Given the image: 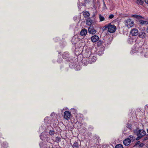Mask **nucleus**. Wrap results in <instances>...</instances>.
Segmentation results:
<instances>
[{
    "mask_svg": "<svg viewBox=\"0 0 148 148\" xmlns=\"http://www.w3.org/2000/svg\"><path fill=\"white\" fill-rule=\"evenodd\" d=\"M134 133L136 134L137 137L136 138L137 140H138L143 136L145 135L146 134L145 132L143 130H140L138 129L134 131Z\"/></svg>",
    "mask_w": 148,
    "mask_h": 148,
    "instance_id": "obj_1",
    "label": "nucleus"
},
{
    "mask_svg": "<svg viewBox=\"0 0 148 148\" xmlns=\"http://www.w3.org/2000/svg\"><path fill=\"white\" fill-rule=\"evenodd\" d=\"M105 27L108 29V32L113 33L116 30V27L114 25H111L110 23L106 25Z\"/></svg>",
    "mask_w": 148,
    "mask_h": 148,
    "instance_id": "obj_2",
    "label": "nucleus"
},
{
    "mask_svg": "<svg viewBox=\"0 0 148 148\" xmlns=\"http://www.w3.org/2000/svg\"><path fill=\"white\" fill-rule=\"evenodd\" d=\"M125 24L126 26L128 28H131L133 26L134 23L133 21H132L131 19H128L125 20Z\"/></svg>",
    "mask_w": 148,
    "mask_h": 148,
    "instance_id": "obj_3",
    "label": "nucleus"
},
{
    "mask_svg": "<svg viewBox=\"0 0 148 148\" xmlns=\"http://www.w3.org/2000/svg\"><path fill=\"white\" fill-rule=\"evenodd\" d=\"M71 115L70 112H64V117L66 120L69 119Z\"/></svg>",
    "mask_w": 148,
    "mask_h": 148,
    "instance_id": "obj_4",
    "label": "nucleus"
},
{
    "mask_svg": "<svg viewBox=\"0 0 148 148\" xmlns=\"http://www.w3.org/2000/svg\"><path fill=\"white\" fill-rule=\"evenodd\" d=\"M97 58L92 55L89 58H88V62L91 63L93 62H95L97 60Z\"/></svg>",
    "mask_w": 148,
    "mask_h": 148,
    "instance_id": "obj_5",
    "label": "nucleus"
},
{
    "mask_svg": "<svg viewBox=\"0 0 148 148\" xmlns=\"http://www.w3.org/2000/svg\"><path fill=\"white\" fill-rule=\"evenodd\" d=\"M88 30L89 33L90 34H95L96 32V30L92 26H90Z\"/></svg>",
    "mask_w": 148,
    "mask_h": 148,
    "instance_id": "obj_6",
    "label": "nucleus"
},
{
    "mask_svg": "<svg viewBox=\"0 0 148 148\" xmlns=\"http://www.w3.org/2000/svg\"><path fill=\"white\" fill-rule=\"evenodd\" d=\"M130 33L132 36H137L138 34V29H133L131 31Z\"/></svg>",
    "mask_w": 148,
    "mask_h": 148,
    "instance_id": "obj_7",
    "label": "nucleus"
},
{
    "mask_svg": "<svg viewBox=\"0 0 148 148\" xmlns=\"http://www.w3.org/2000/svg\"><path fill=\"white\" fill-rule=\"evenodd\" d=\"M91 52L90 51H88L87 50H86L84 54V58H89L91 55Z\"/></svg>",
    "mask_w": 148,
    "mask_h": 148,
    "instance_id": "obj_8",
    "label": "nucleus"
},
{
    "mask_svg": "<svg viewBox=\"0 0 148 148\" xmlns=\"http://www.w3.org/2000/svg\"><path fill=\"white\" fill-rule=\"evenodd\" d=\"M131 142V140L129 138L124 140L123 141L124 144L126 146H127L129 145Z\"/></svg>",
    "mask_w": 148,
    "mask_h": 148,
    "instance_id": "obj_9",
    "label": "nucleus"
},
{
    "mask_svg": "<svg viewBox=\"0 0 148 148\" xmlns=\"http://www.w3.org/2000/svg\"><path fill=\"white\" fill-rule=\"evenodd\" d=\"M69 53L68 52H65L62 54V58L64 59H67L69 60Z\"/></svg>",
    "mask_w": 148,
    "mask_h": 148,
    "instance_id": "obj_10",
    "label": "nucleus"
},
{
    "mask_svg": "<svg viewBox=\"0 0 148 148\" xmlns=\"http://www.w3.org/2000/svg\"><path fill=\"white\" fill-rule=\"evenodd\" d=\"M99 39V38L98 36L96 35H95L92 36L91 38V40L93 42H96Z\"/></svg>",
    "mask_w": 148,
    "mask_h": 148,
    "instance_id": "obj_11",
    "label": "nucleus"
},
{
    "mask_svg": "<svg viewBox=\"0 0 148 148\" xmlns=\"http://www.w3.org/2000/svg\"><path fill=\"white\" fill-rule=\"evenodd\" d=\"M87 33V30L85 28L83 29L80 32V34L82 36H85Z\"/></svg>",
    "mask_w": 148,
    "mask_h": 148,
    "instance_id": "obj_12",
    "label": "nucleus"
},
{
    "mask_svg": "<svg viewBox=\"0 0 148 148\" xmlns=\"http://www.w3.org/2000/svg\"><path fill=\"white\" fill-rule=\"evenodd\" d=\"M146 35V34L145 32H142L140 33L139 36L140 38L143 39L145 37Z\"/></svg>",
    "mask_w": 148,
    "mask_h": 148,
    "instance_id": "obj_13",
    "label": "nucleus"
},
{
    "mask_svg": "<svg viewBox=\"0 0 148 148\" xmlns=\"http://www.w3.org/2000/svg\"><path fill=\"white\" fill-rule=\"evenodd\" d=\"M92 22V21L90 18H88L86 21V24L88 25H91Z\"/></svg>",
    "mask_w": 148,
    "mask_h": 148,
    "instance_id": "obj_14",
    "label": "nucleus"
},
{
    "mask_svg": "<svg viewBox=\"0 0 148 148\" xmlns=\"http://www.w3.org/2000/svg\"><path fill=\"white\" fill-rule=\"evenodd\" d=\"M79 146L77 142L75 141L72 146L73 148H78Z\"/></svg>",
    "mask_w": 148,
    "mask_h": 148,
    "instance_id": "obj_15",
    "label": "nucleus"
},
{
    "mask_svg": "<svg viewBox=\"0 0 148 148\" xmlns=\"http://www.w3.org/2000/svg\"><path fill=\"white\" fill-rule=\"evenodd\" d=\"M136 3L139 5H142L144 3L143 0H136Z\"/></svg>",
    "mask_w": 148,
    "mask_h": 148,
    "instance_id": "obj_16",
    "label": "nucleus"
},
{
    "mask_svg": "<svg viewBox=\"0 0 148 148\" xmlns=\"http://www.w3.org/2000/svg\"><path fill=\"white\" fill-rule=\"evenodd\" d=\"M8 147V144L6 142H4L1 145V147L2 148H7Z\"/></svg>",
    "mask_w": 148,
    "mask_h": 148,
    "instance_id": "obj_17",
    "label": "nucleus"
},
{
    "mask_svg": "<svg viewBox=\"0 0 148 148\" xmlns=\"http://www.w3.org/2000/svg\"><path fill=\"white\" fill-rule=\"evenodd\" d=\"M48 133L49 135L52 136L55 134V132L53 130H49Z\"/></svg>",
    "mask_w": 148,
    "mask_h": 148,
    "instance_id": "obj_18",
    "label": "nucleus"
},
{
    "mask_svg": "<svg viewBox=\"0 0 148 148\" xmlns=\"http://www.w3.org/2000/svg\"><path fill=\"white\" fill-rule=\"evenodd\" d=\"M83 15L84 16V17H88L90 15L89 13L87 12V11H85V12H84L83 13Z\"/></svg>",
    "mask_w": 148,
    "mask_h": 148,
    "instance_id": "obj_19",
    "label": "nucleus"
},
{
    "mask_svg": "<svg viewBox=\"0 0 148 148\" xmlns=\"http://www.w3.org/2000/svg\"><path fill=\"white\" fill-rule=\"evenodd\" d=\"M133 16L139 20H140L142 18H144L143 17L141 16L137 15H133Z\"/></svg>",
    "mask_w": 148,
    "mask_h": 148,
    "instance_id": "obj_20",
    "label": "nucleus"
},
{
    "mask_svg": "<svg viewBox=\"0 0 148 148\" xmlns=\"http://www.w3.org/2000/svg\"><path fill=\"white\" fill-rule=\"evenodd\" d=\"M140 24L141 25L144 24H147L148 23V22L146 21H144L143 20H140L139 21Z\"/></svg>",
    "mask_w": 148,
    "mask_h": 148,
    "instance_id": "obj_21",
    "label": "nucleus"
},
{
    "mask_svg": "<svg viewBox=\"0 0 148 148\" xmlns=\"http://www.w3.org/2000/svg\"><path fill=\"white\" fill-rule=\"evenodd\" d=\"M99 19L100 21H102L105 20L104 17L100 14L99 15Z\"/></svg>",
    "mask_w": 148,
    "mask_h": 148,
    "instance_id": "obj_22",
    "label": "nucleus"
},
{
    "mask_svg": "<svg viewBox=\"0 0 148 148\" xmlns=\"http://www.w3.org/2000/svg\"><path fill=\"white\" fill-rule=\"evenodd\" d=\"M49 120V117H46L44 119L45 122L47 123H50V122Z\"/></svg>",
    "mask_w": 148,
    "mask_h": 148,
    "instance_id": "obj_23",
    "label": "nucleus"
},
{
    "mask_svg": "<svg viewBox=\"0 0 148 148\" xmlns=\"http://www.w3.org/2000/svg\"><path fill=\"white\" fill-rule=\"evenodd\" d=\"M132 125L129 122H128L127 125V127L129 129H131L132 128Z\"/></svg>",
    "mask_w": 148,
    "mask_h": 148,
    "instance_id": "obj_24",
    "label": "nucleus"
},
{
    "mask_svg": "<svg viewBox=\"0 0 148 148\" xmlns=\"http://www.w3.org/2000/svg\"><path fill=\"white\" fill-rule=\"evenodd\" d=\"M115 148H123V145L120 144H119L116 145Z\"/></svg>",
    "mask_w": 148,
    "mask_h": 148,
    "instance_id": "obj_25",
    "label": "nucleus"
},
{
    "mask_svg": "<svg viewBox=\"0 0 148 148\" xmlns=\"http://www.w3.org/2000/svg\"><path fill=\"white\" fill-rule=\"evenodd\" d=\"M40 145L41 148H47L45 147V145H44V144H43L42 143H40Z\"/></svg>",
    "mask_w": 148,
    "mask_h": 148,
    "instance_id": "obj_26",
    "label": "nucleus"
},
{
    "mask_svg": "<svg viewBox=\"0 0 148 148\" xmlns=\"http://www.w3.org/2000/svg\"><path fill=\"white\" fill-rule=\"evenodd\" d=\"M129 137L130 138V139L131 140V141L132 140H135L136 139V138L135 137H134V136L132 135H130L129 136Z\"/></svg>",
    "mask_w": 148,
    "mask_h": 148,
    "instance_id": "obj_27",
    "label": "nucleus"
},
{
    "mask_svg": "<svg viewBox=\"0 0 148 148\" xmlns=\"http://www.w3.org/2000/svg\"><path fill=\"white\" fill-rule=\"evenodd\" d=\"M103 42L101 40H99L97 42V46H100L102 44Z\"/></svg>",
    "mask_w": 148,
    "mask_h": 148,
    "instance_id": "obj_28",
    "label": "nucleus"
},
{
    "mask_svg": "<svg viewBox=\"0 0 148 148\" xmlns=\"http://www.w3.org/2000/svg\"><path fill=\"white\" fill-rule=\"evenodd\" d=\"M83 64L85 65L86 66L88 64L87 61L86 60H83L82 61Z\"/></svg>",
    "mask_w": 148,
    "mask_h": 148,
    "instance_id": "obj_29",
    "label": "nucleus"
},
{
    "mask_svg": "<svg viewBox=\"0 0 148 148\" xmlns=\"http://www.w3.org/2000/svg\"><path fill=\"white\" fill-rule=\"evenodd\" d=\"M114 17V15L112 14H111L109 16V18H110V19H111V18H113Z\"/></svg>",
    "mask_w": 148,
    "mask_h": 148,
    "instance_id": "obj_30",
    "label": "nucleus"
},
{
    "mask_svg": "<svg viewBox=\"0 0 148 148\" xmlns=\"http://www.w3.org/2000/svg\"><path fill=\"white\" fill-rule=\"evenodd\" d=\"M43 134H41L40 135V138L42 140H43L44 139V137L42 136Z\"/></svg>",
    "mask_w": 148,
    "mask_h": 148,
    "instance_id": "obj_31",
    "label": "nucleus"
},
{
    "mask_svg": "<svg viewBox=\"0 0 148 148\" xmlns=\"http://www.w3.org/2000/svg\"><path fill=\"white\" fill-rule=\"evenodd\" d=\"M145 110L148 111V106L146 105L145 106Z\"/></svg>",
    "mask_w": 148,
    "mask_h": 148,
    "instance_id": "obj_32",
    "label": "nucleus"
},
{
    "mask_svg": "<svg viewBox=\"0 0 148 148\" xmlns=\"http://www.w3.org/2000/svg\"><path fill=\"white\" fill-rule=\"evenodd\" d=\"M74 38H73L72 40V42L73 44H75L77 42H74L73 40H74Z\"/></svg>",
    "mask_w": 148,
    "mask_h": 148,
    "instance_id": "obj_33",
    "label": "nucleus"
},
{
    "mask_svg": "<svg viewBox=\"0 0 148 148\" xmlns=\"http://www.w3.org/2000/svg\"><path fill=\"white\" fill-rule=\"evenodd\" d=\"M65 110V111H68L69 110L66 107V108H64L63 109V110Z\"/></svg>",
    "mask_w": 148,
    "mask_h": 148,
    "instance_id": "obj_34",
    "label": "nucleus"
},
{
    "mask_svg": "<svg viewBox=\"0 0 148 148\" xmlns=\"http://www.w3.org/2000/svg\"><path fill=\"white\" fill-rule=\"evenodd\" d=\"M42 134H43L42 135V136H43V137H44V138H45L46 137V135L45 134V132L42 133Z\"/></svg>",
    "mask_w": 148,
    "mask_h": 148,
    "instance_id": "obj_35",
    "label": "nucleus"
},
{
    "mask_svg": "<svg viewBox=\"0 0 148 148\" xmlns=\"http://www.w3.org/2000/svg\"><path fill=\"white\" fill-rule=\"evenodd\" d=\"M132 40L133 39L132 38H130L129 40V43L131 44V41H132V42H133Z\"/></svg>",
    "mask_w": 148,
    "mask_h": 148,
    "instance_id": "obj_36",
    "label": "nucleus"
},
{
    "mask_svg": "<svg viewBox=\"0 0 148 148\" xmlns=\"http://www.w3.org/2000/svg\"><path fill=\"white\" fill-rule=\"evenodd\" d=\"M144 1L146 3L148 4V0H144Z\"/></svg>",
    "mask_w": 148,
    "mask_h": 148,
    "instance_id": "obj_37",
    "label": "nucleus"
},
{
    "mask_svg": "<svg viewBox=\"0 0 148 148\" xmlns=\"http://www.w3.org/2000/svg\"><path fill=\"white\" fill-rule=\"evenodd\" d=\"M104 5L105 6L104 7V9H107V8L106 6L105 5L104 3Z\"/></svg>",
    "mask_w": 148,
    "mask_h": 148,
    "instance_id": "obj_38",
    "label": "nucleus"
},
{
    "mask_svg": "<svg viewBox=\"0 0 148 148\" xmlns=\"http://www.w3.org/2000/svg\"><path fill=\"white\" fill-rule=\"evenodd\" d=\"M140 48H138V50H137V51H138V52H139V51H140ZM137 51L136 50V51Z\"/></svg>",
    "mask_w": 148,
    "mask_h": 148,
    "instance_id": "obj_39",
    "label": "nucleus"
},
{
    "mask_svg": "<svg viewBox=\"0 0 148 148\" xmlns=\"http://www.w3.org/2000/svg\"><path fill=\"white\" fill-rule=\"evenodd\" d=\"M147 32L148 33V26L147 27Z\"/></svg>",
    "mask_w": 148,
    "mask_h": 148,
    "instance_id": "obj_40",
    "label": "nucleus"
},
{
    "mask_svg": "<svg viewBox=\"0 0 148 148\" xmlns=\"http://www.w3.org/2000/svg\"><path fill=\"white\" fill-rule=\"evenodd\" d=\"M71 110H75V109H74V108H72L71 109Z\"/></svg>",
    "mask_w": 148,
    "mask_h": 148,
    "instance_id": "obj_41",
    "label": "nucleus"
},
{
    "mask_svg": "<svg viewBox=\"0 0 148 148\" xmlns=\"http://www.w3.org/2000/svg\"><path fill=\"white\" fill-rule=\"evenodd\" d=\"M58 62L59 63H60V62H61V61H59V60L58 59Z\"/></svg>",
    "mask_w": 148,
    "mask_h": 148,
    "instance_id": "obj_42",
    "label": "nucleus"
},
{
    "mask_svg": "<svg viewBox=\"0 0 148 148\" xmlns=\"http://www.w3.org/2000/svg\"><path fill=\"white\" fill-rule=\"evenodd\" d=\"M81 124V123H78V124Z\"/></svg>",
    "mask_w": 148,
    "mask_h": 148,
    "instance_id": "obj_43",
    "label": "nucleus"
},
{
    "mask_svg": "<svg viewBox=\"0 0 148 148\" xmlns=\"http://www.w3.org/2000/svg\"><path fill=\"white\" fill-rule=\"evenodd\" d=\"M147 133H148V129L147 130Z\"/></svg>",
    "mask_w": 148,
    "mask_h": 148,
    "instance_id": "obj_44",
    "label": "nucleus"
},
{
    "mask_svg": "<svg viewBox=\"0 0 148 148\" xmlns=\"http://www.w3.org/2000/svg\"><path fill=\"white\" fill-rule=\"evenodd\" d=\"M139 110H140V111L141 110L140 109Z\"/></svg>",
    "mask_w": 148,
    "mask_h": 148,
    "instance_id": "obj_45",
    "label": "nucleus"
}]
</instances>
